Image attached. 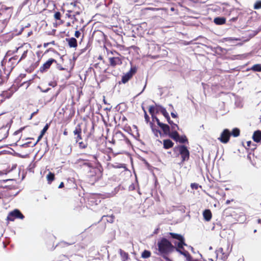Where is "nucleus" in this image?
Here are the masks:
<instances>
[{
  "instance_id": "nucleus-9",
  "label": "nucleus",
  "mask_w": 261,
  "mask_h": 261,
  "mask_svg": "<svg viewBox=\"0 0 261 261\" xmlns=\"http://www.w3.org/2000/svg\"><path fill=\"white\" fill-rule=\"evenodd\" d=\"M231 134L228 129H224L221 133L220 137L218 138V140L222 143H227L230 139Z\"/></svg>"
},
{
  "instance_id": "nucleus-42",
  "label": "nucleus",
  "mask_w": 261,
  "mask_h": 261,
  "mask_svg": "<svg viewBox=\"0 0 261 261\" xmlns=\"http://www.w3.org/2000/svg\"><path fill=\"white\" fill-rule=\"evenodd\" d=\"M163 108V107L162 106H161L156 105V106H155V112H156V113H158L159 112H161V108Z\"/></svg>"
},
{
  "instance_id": "nucleus-26",
  "label": "nucleus",
  "mask_w": 261,
  "mask_h": 261,
  "mask_svg": "<svg viewBox=\"0 0 261 261\" xmlns=\"http://www.w3.org/2000/svg\"><path fill=\"white\" fill-rule=\"evenodd\" d=\"M230 134L231 136L232 135L234 137H238L240 135V130L237 127L234 128L231 132H230Z\"/></svg>"
},
{
  "instance_id": "nucleus-63",
  "label": "nucleus",
  "mask_w": 261,
  "mask_h": 261,
  "mask_svg": "<svg viewBox=\"0 0 261 261\" xmlns=\"http://www.w3.org/2000/svg\"><path fill=\"white\" fill-rule=\"evenodd\" d=\"M92 156L95 160H97V158L95 155H93Z\"/></svg>"
},
{
  "instance_id": "nucleus-58",
  "label": "nucleus",
  "mask_w": 261,
  "mask_h": 261,
  "mask_svg": "<svg viewBox=\"0 0 261 261\" xmlns=\"http://www.w3.org/2000/svg\"><path fill=\"white\" fill-rule=\"evenodd\" d=\"M126 120H127V119H126V117H124V116H123V117H122V121H126Z\"/></svg>"
},
{
  "instance_id": "nucleus-31",
  "label": "nucleus",
  "mask_w": 261,
  "mask_h": 261,
  "mask_svg": "<svg viewBox=\"0 0 261 261\" xmlns=\"http://www.w3.org/2000/svg\"><path fill=\"white\" fill-rule=\"evenodd\" d=\"M125 136L123 135L122 133L121 132H118L115 133V135L113 137L114 140H115L117 138H125Z\"/></svg>"
},
{
  "instance_id": "nucleus-41",
  "label": "nucleus",
  "mask_w": 261,
  "mask_h": 261,
  "mask_svg": "<svg viewBox=\"0 0 261 261\" xmlns=\"http://www.w3.org/2000/svg\"><path fill=\"white\" fill-rule=\"evenodd\" d=\"M75 2L79 3V0H67L66 5H68L69 4H71L72 3H74Z\"/></svg>"
},
{
  "instance_id": "nucleus-11",
  "label": "nucleus",
  "mask_w": 261,
  "mask_h": 261,
  "mask_svg": "<svg viewBox=\"0 0 261 261\" xmlns=\"http://www.w3.org/2000/svg\"><path fill=\"white\" fill-rule=\"evenodd\" d=\"M109 65L115 67L117 65H120L122 64V60L119 57H110L109 58Z\"/></svg>"
},
{
  "instance_id": "nucleus-44",
  "label": "nucleus",
  "mask_w": 261,
  "mask_h": 261,
  "mask_svg": "<svg viewBox=\"0 0 261 261\" xmlns=\"http://www.w3.org/2000/svg\"><path fill=\"white\" fill-rule=\"evenodd\" d=\"M152 131L154 133V134L158 136V134L159 133L160 135H161V132L158 129H156L155 128H152Z\"/></svg>"
},
{
  "instance_id": "nucleus-35",
  "label": "nucleus",
  "mask_w": 261,
  "mask_h": 261,
  "mask_svg": "<svg viewBox=\"0 0 261 261\" xmlns=\"http://www.w3.org/2000/svg\"><path fill=\"white\" fill-rule=\"evenodd\" d=\"M161 108V113L163 115V116L166 118L168 117L169 115L168 113L167 112L166 109L165 108Z\"/></svg>"
},
{
  "instance_id": "nucleus-54",
  "label": "nucleus",
  "mask_w": 261,
  "mask_h": 261,
  "mask_svg": "<svg viewBox=\"0 0 261 261\" xmlns=\"http://www.w3.org/2000/svg\"><path fill=\"white\" fill-rule=\"evenodd\" d=\"M252 142L251 141H247V146L248 147H250V145L251 144Z\"/></svg>"
},
{
  "instance_id": "nucleus-60",
  "label": "nucleus",
  "mask_w": 261,
  "mask_h": 261,
  "mask_svg": "<svg viewBox=\"0 0 261 261\" xmlns=\"http://www.w3.org/2000/svg\"><path fill=\"white\" fill-rule=\"evenodd\" d=\"M146 81L145 82L144 86L143 87V89L142 91L141 92V93L142 92L144 91V90L145 89V88L146 87Z\"/></svg>"
},
{
  "instance_id": "nucleus-17",
  "label": "nucleus",
  "mask_w": 261,
  "mask_h": 261,
  "mask_svg": "<svg viewBox=\"0 0 261 261\" xmlns=\"http://www.w3.org/2000/svg\"><path fill=\"white\" fill-rule=\"evenodd\" d=\"M50 123H46V125L44 126V128L41 130L40 135L38 136L36 142L34 144V145H35L42 138L43 136L48 129L50 126Z\"/></svg>"
},
{
  "instance_id": "nucleus-12",
  "label": "nucleus",
  "mask_w": 261,
  "mask_h": 261,
  "mask_svg": "<svg viewBox=\"0 0 261 261\" xmlns=\"http://www.w3.org/2000/svg\"><path fill=\"white\" fill-rule=\"evenodd\" d=\"M21 52L22 54L20 58H18L19 62L21 61L24 60L27 56V54L28 53V49H23V47L22 46H20L17 48L15 50L13 51V53Z\"/></svg>"
},
{
  "instance_id": "nucleus-16",
  "label": "nucleus",
  "mask_w": 261,
  "mask_h": 261,
  "mask_svg": "<svg viewBox=\"0 0 261 261\" xmlns=\"http://www.w3.org/2000/svg\"><path fill=\"white\" fill-rule=\"evenodd\" d=\"M203 216L206 221H210L212 218V213L210 210L206 209L203 212Z\"/></svg>"
},
{
  "instance_id": "nucleus-52",
  "label": "nucleus",
  "mask_w": 261,
  "mask_h": 261,
  "mask_svg": "<svg viewBox=\"0 0 261 261\" xmlns=\"http://www.w3.org/2000/svg\"><path fill=\"white\" fill-rule=\"evenodd\" d=\"M64 187V182H61L60 183V184L59 185V186L58 188H59V189H61V188H63Z\"/></svg>"
},
{
  "instance_id": "nucleus-3",
  "label": "nucleus",
  "mask_w": 261,
  "mask_h": 261,
  "mask_svg": "<svg viewBox=\"0 0 261 261\" xmlns=\"http://www.w3.org/2000/svg\"><path fill=\"white\" fill-rule=\"evenodd\" d=\"M13 51L9 50L7 51L5 58L2 62V66L3 67L5 74L9 75L12 72L14 68L19 63L18 61V56H14L9 59L8 57L12 55Z\"/></svg>"
},
{
  "instance_id": "nucleus-40",
  "label": "nucleus",
  "mask_w": 261,
  "mask_h": 261,
  "mask_svg": "<svg viewBox=\"0 0 261 261\" xmlns=\"http://www.w3.org/2000/svg\"><path fill=\"white\" fill-rule=\"evenodd\" d=\"M151 117H152V120L153 121H155L158 125H159V124L162 123L161 122H160V121L159 119V118L156 116H155V115L152 116Z\"/></svg>"
},
{
  "instance_id": "nucleus-2",
  "label": "nucleus",
  "mask_w": 261,
  "mask_h": 261,
  "mask_svg": "<svg viewBox=\"0 0 261 261\" xmlns=\"http://www.w3.org/2000/svg\"><path fill=\"white\" fill-rule=\"evenodd\" d=\"M156 254L162 257L167 261H172L169 255L175 250V247L165 238H162L157 243Z\"/></svg>"
},
{
  "instance_id": "nucleus-1",
  "label": "nucleus",
  "mask_w": 261,
  "mask_h": 261,
  "mask_svg": "<svg viewBox=\"0 0 261 261\" xmlns=\"http://www.w3.org/2000/svg\"><path fill=\"white\" fill-rule=\"evenodd\" d=\"M231 202L234 203V205L228 206L225 211H229L231 212L230 216L234 219V221L232 222L233 224L243 223L246 220L245 210L240 206L241 203L234 199L227 200L225 204L228 205Z\"/></svg>"
},
{
  "instance_id": "nucleus-48",
  "label": "nucleus",
  "mask_w": 261,
  "mask_h": 261,
  "mask_svg": "<svg viewBox=\"0 0 261 261\" xmlns=\"http://www.w3.org/2000/svg\"><path fill=\"white\" fill-rule=\"evenodd\" d=\"M110 53L112 55L116 54L117 55L121 56L120 54L115 50L110 51Z\"/></svg>"
},
{
  "instance_id": "nucleus-39",
  "label": "nucleus",
  "mask_w": 261,
  "mask_h": 261,
  "mask_svg": "<svg viewBox=\"0 0 261 261\" xmlns=\"http://www.w3.org/2000/svg\"><path fill=\"white\" fill-rule=\"evenodd\" d=\"M171 125V131H173L174 130H179V127L177 125V124L174 123V122H173V123L172 124H170Z\"/></svg>"
},
{
  "instance_id": "nucleus-19",
  "label": "nucleus",
  "mask_w": 261,
  "mask_h": 261,
  "mask_svg": "<svg viewBox=\"0 0 261 261\" xmlns=\"http://www.w3.org/2000/svg\"><path fill=\"white\" fill-rule=\"evenodd\" d=\"M174 143L170 139L163 140V148L165 149H168L173 147Z\"/></svg>"
},
{
  "instance_id": "nucleus-20",
  "label": "nucleus",
  "mask_w": 261,
  "mask_h": 261,
  "mask_svg": "<svg viewBox=\"0 0 261 261\" xmlns=\"http://www.w3.org/2000/svg\"><path fill=\"white\" fill-rule=\"evenodd\" d=\"M159 126L162 129L165 135H168V134L170 133V127L168 125L162 122L161 124H159Z\"/></svg>"
},
{
  "instance_id": "nucleus-6",
  "label": "nucleus",
  "mask_w": 261,
  "mask_h": 261,
  "mask_svg": "<svg viewBox=\"0 0 261 261\" xmlns=\"http://www.w3.org/2000/svg\"><path fill=\"white\" fill-rule=\"evenodd\" d=\"M102 172L100 168L97 167H92L89 172L88 177L89 181L94 183L101 177Z\"/></svg>"
},
{
  "instance_id": "nucleus-50",
  "label": "nucleus",
  "mask_w": 261,
  "mask_h": 261,
  "mask_svg": "<svg viewBox=\"0 0 261 261\" xmlns=\"http://www.w3.org/2000/svg\"><path fill=\"white\" fill-rule=\"evenodd\" d=\"M38 112V110H37L36 112H34L33 113H32L31 116H30V119H32V118H33V117Z\"/></svg>"
},
{
  "instance_id": "nucleus-8",
  "label": "nucleus",
  "mask_w": 261,
  "mask_h": 261,
  "mask_svg": "<svg viewBox=\"0 0 261 261\" xmlns=\"http://www.w3.org/2000/svg\"><path fill=\"white\" fill-rule=\"evenodd\" d=\"M24 218V216L20 211L17 209H15L9 213L7 217V220L8 221H13L16 218L23 219Z\"/></svg>"
},
{
  "instance_id": "nucleus-25",
  "label": "nucleus",
  "mask_w": 261,
  "mask_h": 261,
  "mask_svg": "<svg viewBox=\"0 0 261 261\" xmlns=\"http://www.w3.org/2000/svg\"><path fill=\"white\" fill-rule=\"evenodd\" d=\"M46 179L48 184H50L52 182V181H53L55 179V174L54 173L49 172L46 175Z\"/></svg>"
},
{
  "instance_id": "nucleus-4",
  "label": "nucleus",
  "mask_w": 261,
  "mask_h": 261,
  "mask_svg": "<svg viewBox=\"0 0 261 261\" xmlns=\"http://www.w3.org/2000/svg\"><path fill=\"white\" fill-rule=\"evenodd\" d=\"M173 151L177 156L180 155L181 163H184L190 159V151L185 145H178L175 146L173 148Z\"/></svg>"
},
{
  "instance_id": "nucleus-28",
  "label": "nucleus",
  "mask_w": 261,
  "mask_h": 261,
  "mask_svg": "<svg viewBox=\"0 0 261 261\" xmlns=\"http://www.w3.org/2000/svg\"><path fill=\"white\" fill-rule=\"evenodd\" d=\"M151 256V252L149 250H145L141 254V257L143 258H147Z\"/></svg>"
},
{
  "instance_id": "nucleus-32",
  "label": "nucleus",
  "mask_w": 261,
  "mask_h": 261,
  "mask_svg": "<svg viewBox=\"0 0 261 261\" xmlns=\"http://www.w3.org/2000/svg\"><path fill=\"white\" fill-rule=\"evenodd\" d=\"M148 111L151 117L155 115L154 112L155 111V107L154 106H150L149 108Z\"/></svg>"
},
{
  "instance_id": "nucleus-29",
  "label": "nucleus",
  "mask_w": 261,
  "mask_h": 261,
  "mask_svg": "<svg viewBox=\"0 0 261 261\" xmlns=\"http://www.w3.org/2000/svg\"><path fill=\"white\" fill-rule=\"evenodd\" d=\"M176 142H178L180 143H188V140L186 136H180L179 138L176 140Z\"/></svg>"
},
{
  "instance_id": "nucleus-37",
  "label": "nucleus",
  "mask_w": 261,
  "mask_h": 261,
  "mask_svg": "<svg viewBox=\"0 0 261 261\" xmlns=\"http://www.w3.org/2000/svg\"><path fill=\"white\" fill-rule=\"evenodd\" d=\"M56 44L55 41L54 40H51L49 42L44 43L43 47L44 48L47 47L49 45H55Z\"/></svg>"
},
{
  "instance_id": "nucleus-5",
  "label": "nucleus",
  "mask_w": 261,
  "mask_h": 261,
  "mask_svg": "<svg viewBox=\"0 0 261 261\" xmlns=\"http://www.w3.org/2000/svg\"><path fill=\"white\" fill-rule=\"evenodd\" d=\"M167 235L170 236L171 238L176 239L179 241L177 244V247H175V249L177 251L180 253V251H184L185 249L184 246L187 245L185 243V238L182 235L173 232H168L167 233Z\"/></svg>"
},
{
  "instance_id": "nucleus-57",
  "label": "nucleus",
  "mask_w": 261,
  "mask_h": 261,
  "mask_svg": "<svg viewBox=\"0 0 261 261\" xmlns=\"http://www.w3.org/2000/svg\"><path fill=\"white\" fill-rule=\"evenodd\" d=\"M257 222L258 224H261V219H259V218L257 220Z\"/></svg>"
},
{
  "instance_id": "nucleus-24",
  "label": "nucleus",
  "mask_w": 261,
  "mask_h": 261,
  "mask_svg": "<svg viewBox=\"0 0 261 261\" xmlns=\"http://www.w3.org/2000/svg\"><path fill=\"white\" fill-rule=\"evenodd\" d=\"M119 253L122 261H126L127 260L128 258V254L127 252L120 249L119 250Z\"/></svg>"
},
{
  "instance_id": "nucleus-38",
  "label": "nucleus",
  "mask_w": 261,
  "mask_h": 261,
  "mask_svg": "<svg viewBox=\"0 0 261 261\" xmlns=\"http://www.w3.org/2000/svg\"><path fill=\"white\" fill-rule=\"evenodd\" d=\"M261 8V1H257L254 5V9H259Z\"/></svg>"
},
{
  "instance_id": "nucleus-53",
  "label": "nucleus",
  "mask_w": 261,
  "mask_h": 261,
  "mask_svg": "<svg viewBox=\"0 0 261 261\" xmlns=\"http://www.w3.org/2000/svg\"><path fill=\"white\" fill-rule=\"evenodd\" d=\"M171 116H172L173 118H177V115L176 114H175V113H173V112H172V113H171Z\"/></svg>"
},
{
  "instance_id": "nucleus-34",
  "label": "nucleus",
  "mask_w": 261,
  "mask_h": 261,
  "mask_svg": "<svg viewBox=\"0 0 261 261\" xmlns=\"http://www.w3.org/2000/svg\"><path fill=\"white\" fill-rule=\"evenodd\" d=\"M54 18L57 20H61V14L60 12H56L54 14Z\"/></svg>"
},
{
  "instance_id": "nucleus-15",
  "label": "nucleus",
  "mask_w": 261,
  "mask_h": 261,
  "mask_svg": "<svg viewBox=\"0 0 261 261\" xmlns=\"http://www.w3.org/2000/svg\"><path fill=\"white\" fill-rule=\"evenodd\" d=\"M79 3H80V2H79V3L75 2L74 3H72L71 4H69L68 6L69 5V6H71L72 7V9L68 10V12H69V13L74 12L76 14H80V12H79L80 8L78 6V4H79Z\"/></svg>"
},
{
  "instance_id": "nucleus-62",
  "label": "nucleus",
  "mask_w": 261,
  "mask_h": 261,
  "mask_svg": "<svg viewBox=\"0 0 261 261\" xmlns=\"http://www.w3.org/2000/svg\"><path fill=\"white\" fill-rule=\"evenodd\" d=\"M114 217L112 216L111 217L110 222L112 223L113 222Z\"/></svg>"
},
{
  "instance_id": "nucleus-14",
  "label": "nucleus",
  "mask_w": 261,
  "mask_h": 261,
  "mask_svg": "<svg viewBox=\"0 0 261 261\" xmlns=\"http://www.w3.org/2000/svg\"><path fill=\"white\" fill-rule=\"evenodd\" d=\"M66 41L68 43L69 46L71 48H76L77 46V42L74 37L66 38Z\"/></svg>"
},
{
  "instance_id": "nucleus-21",
  "label": "nucleus",
  "mask_w": 261,
  "mask_h": 261,
  "mask_svg": "<svg viewBox=\"0 0 261 261\" xmlns=\"http://www.w3.org/2000/svg\"><path fill=\"white\" fill-rule=\"evenodd\" d=\"M168 136L175 141H176V140L179 138V134L177 132V130L170 131V133L168 134Z\"/></svg>"
},
{
  "instance_id": "nucleus-23",
  "label": "nucleus",
  "mask_w": 261,
  "mask_h": 261,
  "mask_svg": "<svg viewBox=\"0 0 261 261\" xmlns=\"http://www.w3.org/2000/svg\"><path fill=\"white\" fill-rule=\"evenodd\" d=\"M180 253L185 256L188 261H195L188 251L184 250V251H180Z\"/></svg>"
},
{
  "instance_id": "nucleus-22",
  "label": "nucleus",
  "mask_w": 261,
  "mask_h": 261,
  "mask_svg": "<svg viewBox=\"0 0 261 261\" xmlns=\"http://www.w3.org/2000/svg\"><path fill=\"white\" fill-rule=\"evenodd\" d=\"M214 22L215 24H216L217 25H222V24L225 23L226 19L223 17H216L214 19Z\"/></svg>"
},
{
  "instance_id": "nucleus-10",
  "label": "nucleus",
  "mask_w": 261,
  "mask_h": 261,
  "mask_svg": "<svg viewBox=\"0 0 261 261\" xmlns=\"http://www.w3.org/2000/svg\"><path fill=\"white\" fill-rule=\"evenodd\" d=\"M54 63H57V61L55 59L53 58L49 59L46 62H45L42 66L40 67L39 71L41 73L47 71Z\"/></svg>"
},
{
  "instance_id": "nucleus-56",
  "label": "nucleus",
  "mask_w": 261,
  "mask_h": 261,
  "mask_svg": "<svg viewBox=\"0 0 261 261\" xmlns=\"http://www.w3.org/2000/svg\"><path fill=\"white\" fill-rule=\"evenodd\" d=\"M50 50H54V49L49 48V49H47V50L44 52V54H43V55L46 54V53H48L49 51H50Z\"/></svg>"
},
{
  "instance_id": "nucleus-36",
  "label": "nucleus",
  "mask_w": 261,
  "mask_h": 261,
  "mask_svg": "<svg viewBox=\"0 0 261 261\" xmlns=\"http://www.w3.org/2000/svg\"><path fill=\"white\" fill-rule=\"evenodd\" d=\"M39 61H38L34 63L31 64V66H30V70H34L39 65Z\"/></svg>"
},
{
  "instance_id": "nucleus-61",
  "label": "nucleus",
  "mask_w": 261,
  "mask_h": 261,
  "mask_svg": "<svg viewBox=\"0 0 261 261\" xmlns=\"http://www.w3.org/2000/svg\"><path fill=\"white\" fill-rule=\"evenodd\" d=\"M147 9L152 10H158V9L153 8H147Z\"/></svg>"
},
{
  "instance_id": "nucleus-64",
  "label": "nucleus",
  "mask_w": 261,
  "mask_h": 261,
  "mask_svg": "<svg viewBox=\"0 0 261 261\" xmlns=\"http://www.w3.org/2000/svg\"><path fill=\"white\" fill-rule=\"evenodd\" d=\"M67 26H70V22H68V23H67Z\"/></svg>"
},
{
  "instance_id": "nucleus-59",
  "label": "nucleus",
  "mask_w": 261,
  "mask_h": 261,
  "mask_svg": "<svg viewBox=\"0 0 261 261\" xmlns=\"http://www.w3.org/2000/svg\"><path fill=\"white\" fill-rule=\"evenodd\" d=\"M7 18H8V16H7L6 17L4 16V17H3V19H2L1 20H6Z\"/></svg>"
},
{
  "instance_id": "nucleus-7",
  "label": "nucleus",
  "mask_w": 261,
  "mask_h": 261,
  "mask_svg": "<svg viewBox=\"0 0 261 261\" xmlns=\"http://www.w3.org/2000/svg\"><path fill=\"white\" fill-rule=\"evenodd\" d=\"M137 71V67L136 66H132L130 70L122 76V83L123 84L127 83L132 78Z\"/></svg>"
},
{
  "instance_id": "nucleus-49",
  "label": "nucleus",
  "mask_w": 261,
  "mask_h": 261,
  "mask_svg": "<svg viewBox=\"0 0 261 261\" xmlns=\"http://www.w3.org/2000/svg\"><path fill=\"white\" fill-rule=\"evenodd\" d=\"M165 118L167 119V120L169 124H172L173 123V121H172L170 119V117L169 115L168 116V117H166Z\"/></svg>"
},
{
  "instance_id": "nucleus-18",
  "label": "nucleus",
  "mask_w": 261,
  "mask_h": 261,
  "mask_svg": "<svg viewBox=\"0 0 261 261\" xmlns=\"http://www.w3.org/2000/svg\"><path fill=\"white\" fill-rule=\"evenodd\" d=\"M252 139L253 141L256 143H258L261 141V130H257L254 132Z\"/></svg>"
},
{
  "instance_id": "nucleus-55",
  "label": "nucleus",
  "mask_w": 261,
  "mask_h": 261,
  "mask_svg": "<svg viewBox=\"0 0 261 261\" xmlns=\"http://www.w3.org/2000/svg\"><path fill=\"white\" fill-rule=\"evenodd\" d=\"M63 135L64 136H67L68 135V131L67 129H65L64 131L63 132Z\"/></svg>"
},
{
  "instance_id": "nucleus-33",
  "label": "nucleus",
  "mask_w": 261,
  "mask_h": 261,
  "mask_svg": "<svg viewBox=\"0 0 261 261\" xmlns=\"http://www.w3.org/2000/svg\"><path fill=\"white\" fill-rule=\"evenodd\" d=\"M78 142H79V147L81 149H85L88 146V143L87 142H84L83 141H81V142L79 141Z\"/></svg>"
},
{
  "instance_id": "nucleus-13",
  "label": "nucleus",
  "mask_w": 261,
  "mask_h": 261,
  "mask_svg": "<svg viewBox=\"0 0 261 261\" xmlns=\"http://www.w3.org/2000/svg\"><path fill=\"white\" fill-rule=\"evenodd\" d=\"M73 134L74 136H76L75 137V141L76 143L79 142L82 139V128L80 125H77L75 129L73 130Z\"/></svg>"
},
{
  "instance_id": "nucleus-27",
  "label": "nucleus",
  "mask_w": 261,
  "mask_h": 261,
  "mask_svg": "<svg viewBox=\"0 0 261 261\" xmlns=\"http://www.w3.org/2000/svg\"><path fill=\"white\" fill-rule=\"evenodd\" d=\"M4 133L3 136L2 137V139H5L7 137L8 135V129H7V127H3L0 129V134Z\"/></svg>"
},
{
  "instance_id": "nucleus-43",
  "label": "nucleus",
  "mask_w": 261,
  "mask_h": 261,
  "mask_svg": "<svg viewBox=\"0 0 261 261\" xmlns=\"http://www.w3.org/2000/svg\"><path fill=\"white\" fill-rule=\"evenodd\" d=\"M198 184L196 183H192L191 184V187L193 189H198Z\"/></svg>"
},
{
  "instance_id": "nucleus-30",
  "label": "nucleus",
  "mask_w": 261,
  "mask_h": 261,
  "mask_svg": "<svg viewBox=\"0 0 261 261\" xmlns=\"http://www.w3.org/2000/svg\"><path fill=\"white\" fill-rule=\"evenodd\" d=\"M251 69L253 71L260 72L261 71V64H255L251 67Z\"/></svg>"
},
{
  "instance_id": "nucleus-47",
  "label": "nucleus",
  "mask_w": 261,
  "mask_h": 261,
  "mask_svg": "<svg viewBox=\"0 0 261 261\" xmlns=\"http://www.w3.org/2000/svg\"><path fill=\"white\" fill-rule=\"evenodd\" d=\"M7 9H2L0 10V16L5 15L6 13Z\"/></svg>"
},
{
  "instance_id": "nucleus-46",
  "label": "nucleus",
  "mask_w": 261,
  "mask_h": 261,
  "mask_svg": "<svg viewBox=\"0 0 261 261\" xmlns=\"http://www.w3.org/2000/svg\"><path fill=\"white\" fill-rule=\"evenodd\" d=\"M81 36V33L79 31H76L74 33V36L78 38Z\"/></svg>"
},
{
  "instance_id": "nucleus-51",
  "label": "nucleus",
  "mask_w": 261,
  "mask_h": 261,
  "mask_svg": "<svg viewBox=\"0 0 261 261\" xmlns=\"http://www.w3.org/2000/svg\"><path fill=\"white\" fill-rule=\"evenodd\" d=\"M144 112H145V118L147 121H148V120H149V117L148 115L146 114V112L145 111H144Z\"/></svg>"
},
{
  "instance_id": "nucleus-45",
  "label": "nucleus",
  "mask_w": 261,
  "mask_h": 261,
  "mask_svg": "<svg viewBox=\"0 0 261 261\" xmlns=\"http://www.w3.org/2000/svg\"><path fill=\"white\" fill-rule=\"evenodd\" d=\"M83 165H84V166H88L90 168V169L92 167V165L91 163H89V162H84L83 163Z\"/></svg>"
}]
</instances>
